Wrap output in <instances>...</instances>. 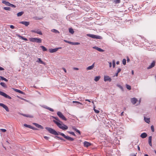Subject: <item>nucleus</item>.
I'll return each mask as SVG.
<instances>
[{"instance_id": "f257e3e1", "label": "nucleus", "mask_w": 156, "mask_h": 156, "mask_svg": "<svg viewBox=\"0 0 156 156\" xmlns=\"http://www.w3.org/2000/svg\"><path fill=\"white\" fill-rule=\"evenodd\" d=\"M45 129L48 131L49 133L55 135H58L59 134L62 136L64 138L70 141H73L74 140L73 138L69 136H66L62 133L60 132H58V133L55 130L51 128L46 127H45Z\"/></svg>"}, {"instance_id": "f03ea898", "label": "nucleus", "mask_w": 156, "mask_h": 156, "mask_svg": "<svg viewBox=\"0 0 156 156\" xmlns=\"http://www.w3.org/2000/svg\"><path fill=\"white\" fill-rule=\"evenodd\" d=\"M52 117L57 120H53V121L59 128L63 130L68 129V127L66 125L62 123V122L60 121L58 117L54 116H52Z\"/></svg>"}, {"instance_id": "7ed1b4c3", "label": "nucleus", "mask_w": 156, "mask_h": 156, "mask_svg": "<svg viewBox=\"0 0 156 156\" xmlns=\"http://www.w3.org/2000/svg\"><path fill=\"white\" fill-rule=\"evenodd\" d=\"M29 40L32 42H36L38 43H41L42 42V40L40 38H30Z\"/></svg>"}, {"instance_id": "20e7f679", "label": "nucleus", "mask_w": 156, "mask_h": 156, "mask_svg": "<svg viewBox=\"0 0 156 156\" xmlns=\"http://www.w3.org/2000/svg\"><path fill=\"white\" fill-rule=\"evenodd\" d=\"M87 36L94 39H101L102 38V37L100 36L96 35L94 34H87Z\"/></svg>"}, {"instance_id": "39448f33", "label": "nucleus", "mask_w": 156, "mask_h": 156, "mask_svg": "<svg viewBox=\"0 0 156 156\" xmlns=\"http://www.w3.org/2000/svg\"><path fill=\"white\" fill-rule=\"evenodd\" d=\"M57 115L59 117L65 121H66L67 120V119L60 112H57Z\"/></svg>"}, {"instance_id": "423d86ee", "label": "nucleus", "mask_w": 156, "mask_h": 156, "mask_svg": "<svg viewBox=\"0 0 156 156\" xmlns=\"http://www.w3.org/2000/svg\"><path fill=\"white\" fill-rule=\"evenodd\" d=\"M0 95L3 96L5 98H7L10 99H11V97L6 94L5 93L1 91H0Z\"/></svg>"}, {"instance_id": "0eeeda50", "label": "nucleus", "mask_w": 156, "mask_h": 156, "mask_svg": "<svg viewBox=\"0 0 156 156\" xmlns=\"http://www.w3.org/2000/svg\"><path fill=\"white\" fill-rule=\"evenodd\" d=\"M62 48L59 47L57 48H55L54 49H50L49 50V52L50 53H53L56 52L59 49H61Z\"/></svg>"}, {"instance_id": "6e6552de", "label": "nucleus", "mask_w": 156, "mask_h": 156, "mask_svg": "<svg viewBox=\"0 0 156 156\" xmlns=\"http://www.w3.org/2000/svg\"><path fill=\"white\" fill-rule=\"evenodd\" d=\"M104 81L105 82H111L112 81V79L109 76H105L104 77Z\"/></svg>"}, {"instance_id": "1a4fd4ad", "label": "nucleus", "mask_w": 156, "mask_h": 156, "mask_svg": "<svg viewBox=\"0 0 156 156\" xmlns=\"http://www.w3.org/2000/svg\"><path fill=\"white\" fill-rule=\"evenodd\" d=\"M0 106H1L3 108H4L6 110V111L7 112H9V109L8 108V107L7 106H6V105H4V104H3V103H0Z\"/></svg>"}, {"instance_id": "9d476101", "label": "nucleus", "mask_w": 156, "mask_h": 156, "mask_svg": "<svg viewBox=\"0 0 156 156\" xmlns=\"http://www.w3.org/2000/svg\"><path fill=\"white\" fill-rule=\"evenodd\" d=\"M31 32L33 33H37V34H38L41 35H42V33L41 31L39 30H32L31 31Z\"/></svg>"}, {"instance_id": "9b49d317", "label": "nucleus", "mask_w": 156, "mask_h": 156, "mask_svg": "<svg viewBox=\"0 0 156 156\" xmlns=\"http://www.w3.org/2000/svg\"><path fill=\"white\" fill-rule=\"evenodd\" d=\"M131 101L133 104L134 105L137 101V100L135 98H133L131 99Z\"/></svg>"}, {"instance_id": "f8f14e48", "label": "nucleus", "mask_w": 156, "mask_h": 156, "mask_svg": "<svg viewBox=\"0 0 156 156\" xmlns=\"http://www.w3.org/2000/svg\"><path fill=\"white\" fill-rule=\"evenodd\" d=\"M33 124L34 125L37 127L40 128L41 129H44L43 127L41 125H39L36 123H33Z\"/></svg>"}, {"instance_id": "ddd939ff", "label": "nucleus", "mask_w": 156, "mask_h": 156, "mask_svg": "<svg viewBox=\"0 0 156 156\" xmlns=\"http://www.w3.org/2000/svg\"><path fill=\"white\" fill-rule=\"evenodd\" d=\"M20 23L23 24L25 26H27L29 24V22L27 21H21L20 22Z\"/></svg>"}, {"instance_id": "4468645a", "label": "nucleus", "mask_w": 156, "mask_h": 156, "mask_svg": "<svg viewBox=\"0 0 156 156\" xmlns=\"http://www.w3.org/2000/svg\"><path fill=\"white\" fill-rule=\"evenodd\" d=\"M155 61H153L151 64L148 67V68H151L155 66Z\"/></svg>"}, {"instance_id": "2eb2a0df", "label": "nucleus", "mask_w": 156, "mask_h": 156, "mask_svg": "<svg viewBox=\"0 0 156 156\" xmlns=\"http://www.w3.org/2000/svg\"><path fill=\"white\" fill-rule=\"evenodd\" d=\"M152 136H149L148 138V143L149 145L151 147L152 146Z\"/></svg>"}, {"instance_id": "dca6fc26", "label": "nucleus", "mask_w": 156, "mask_h": 156, "mask_svg": "<svg viewBox=\"0 0 156 156\" xmlns=\"http://www.w3.org/2000/svg\"><path fill=\"white\" fill-rule=\"evenodd\" d=\"M36 62L41 64H44V63L41 60V59L40 58H37Z\"/></svg>"}, {"instance_id": "f3484780", "label": "nucleus", "mask_w": 156, "mask_h": 156, "mask_svg": "<svg viewBox=\"0 0 156 156\" xmlns=\"http://www.w3.org/2000/svg\"><path fill=\"white\" fill-rule=\"evenodd\" d=\"M19 38L22 39V40H24L26 41H27V38L23 37V36H20V35L19 34H17L16 35Z\"/></svg>"}, {"instance_id": "a211bd4d", "label": "nucleus", "mask_w": 156, "mask_h": 156, "mask_svg": "<svg viewBox=\"0 0 156 156\" xmlns=\"http://www.w3.org/2000/svg\"><path fill=\"white\" fill-rule=\"evenodd\" d=\"M147 136V134L146 133H142L140 135V137L142 138H144Z\"/></svg>"}, {"instance_id": "6ab92c4d", "label": "nucleus", "mask_w": 156, "mask_h": 156, "mask_svg": "<svg viewBox=\"0 0 156 156\" xmlns=\"http://www.w3.org/2000/svg\"><path fill=\"white\" fill-rule=\"evenodd\" d=\"M93 48L96 49L97 50L99 51L103 52L104 51V50H103L97 47H93Z\"/></svg>"}, {"instance_id": "aec40b11", "label": "nucleus", "mask_w": 156, "mask_h": 156, "mask_svg": "<svg viewBox=\"0 0 156 156\" xmlns=\"http://www.w3.org/2000/svg\"><path fill=\"white\" fill-rule=\"evenodd\" d=\"M84 145V146L87 147H89V146H90V144L89 143V142H87V141H85L83 143Z\"/></svg>"}, {"instance_id": "412c9836", "label": "nucleus", "mask_w": 156, "mask_h": 156, "mask_svg": "<svg viewBox=\"0 0 156 156\" xmlns=\"http://www.w3.org/2000/svg\"><path fill=\"white\" fill-rule=\"evenodd\" d=\"M144 120L146 122H147L148 123H150V118H146V117H144Z\"/></svg>"}, {"instance_id": "4be33fe9", "label": "nucleus", "mask_w": 156, "mask_h": 156, "mask_svg": "<svg viewBox=\"0 0 156 156\" xmlns=\"http://www.w3.org/2000/svg\"><path fill=\"white\" fill-rule=\"evenodd\" d=\"M21 114L22 115H23V116L27 117L32 118L33 117V116L32 115H26V114Z\"/></svg>"}, {"instance_id": "5701e85b", "label": "nucleus", "mask_w": 156, "mask_h": 156, "mask_svg": "<svg viewBox=\"0 0 156 156\" xmlns=\"http://www.w3.org/2000/svg\"><path fill=\"white\" fill-rule=\"evenodd\" d=\"M14 90L15 91L18 92L20 94H24V93L23 92L19 90L15 89Z\"/></svg>"}, {"instance_id": "b1692460", "label": "nucleus", "mask_w": 156, "mask_h": 156, "mask_svg": "<svg viewBox=\"0 0 156 156\" xmlns=\"http://www.w3.org/2000/svg\"><path fill=\"white\" fill-rule=\"evenodd\" d=\"M100 78V76H96L95 77V78L94 79V80L96 82H97L99 80Z\"/></svg>"}, {"instance_id": "393cba45", "label": "nucleus", "mask_w": 156, "mask_h": 156, "mask_svg": "<svg viewBox=\"0 0 156 156\" xmlns=\"http://www.w3.org/2000/svg\"><path fill=\"white\" fill-rule=\"evenodd\" d=\"M73 103H76V104L75 105H76V106H77V105H79V104L82 105V103H80V102H79V101H73Z\"/></svg>"}, {"instance_id": "a878e982", "label": "nucleus", "mask_w": 156, "mask_h": 156, "mask_svg": "<svg viewBox=\"0 0 156 156\" xmlns=\"http://www.w3.org/2000/svg\"><path fill=\"white\" fill-rule=\"evenodd\" d=\"M69 32L72 34H73L74 33V31L73 29L72 28H69Z\"/></svg>"}, {"instance_id": "bb28decb", "label": "nucleus", "mask_w": 156, "mask_h": 156, "mask_svg": "<svg viewBox=\"0 0 156 156\" xmlns=\"http://www.w3.org/2000/svg\"><path fill=\"white\" fill-rule=\"evenodd\" d=\"M51 31L55 33H58V34L59 33V31H58V30H57L56 29H53L51 30Z\"/></svg>"}, {"instance_id": "cd10ccee", "label": "nucleus", "mask_w": 156, "mask_h": 156, "mask_svg": "<svg viewBox=\"0 0 156 156\" xmlns=\"http://www.w3.org/2000/svg\"><path fill=\"white\" fill-rule=\"evenodd\" d=\"M0 85L3 87L4 88H6L7 86L6 84L3 82H1L0 83Z\"/></svg>"}, {"instance_id": "c85d7f7f", "label": "nucleus", "mask_w": 156, "mask_h": 156, "mask_svg": "<svg viewBox=\"0 0 156 156\" xmlns=\"http://www.w3.org/2000/svg\"><path fill=\"white\" fill-rule=\"evenodd\" d=\"M40 47L42 48L43 51H46L47 50V49L44 46H41Z\"/></svg>"}, {"instance_id": "c756f323", "label": "nucleus", "mask_w": 156, "mask_h": 156, "mask_svg": "<svg viewBox=\"0 0 156 156\" xmlns=\"http://www.w3.org/2000/svg\"><path fill=\"white\" fill-rule=\"evenodd\" d=\"M23 12H19L18 13H17V16H21L23 14Z\"/></svg>"}, {"instance_id": "7c9ffc66", "label": "nucleus", "mask_w": 156, "mask_h": 156, "mask_svg": "<svg viewBox=\"0 0 156 156\" xmlns=\"http://www.w3.org/2000/svg\"><path fill=\"white\" fill-rule=\"evenodd\" d=\"M95 105H94V110L95 113H98L99 112V111L98 110H96L95 109Z\"/></svg>"}, {"instance_id": "2f4dec72", "label": "nucleus", "mask_w": 156, "mask_h": 156, "mask_svg": "<svg viewBox=\"0 0 156 156\" xmlns=\"http://www.w3.org/2000/svg\"><path fill=\"white\" fill-rule=\"evenodd\" d=\"M0 78L2 80H4L6 82L8 81V80L7 79L2 76H0Z\"/></svg>"}, {"instance_id": "473e14b6", "label": "nucleus", "mask_w": 156, "mask_h": 156, "mask_svg": "<svg viewBox=\"0 0 156 156\" xmlns=\"http://www.w3.org/2000/svg\"><path fill=\"white\" fill-rule=\"evenodd\" d=\"M46 108L47 109L49 110H50V111H51V112H53L54 111V110L53 109H52V108H49V107H47Z\"/></svg>"}, {"instance_id": "72a5a7b5", "label": "nucleus", "mask_w": 156, "mask_h": 156, "mask_svg": "<svg viewBox=\"0 0 156 156\" xmlns=\"http://www.w3.org/2000/svg\"><path fill=\"white\" fill-rule=\"evenodd\" d=\"M122 64L124 65H125L126 64V59L124 58V59H123L122 61Z\"/></svg>"}, {"instance_id": "f704fd0d", "label": "nucleus", "mask_w": 156, "mask_h": 156, "mask_svg": "<svg viewBox=\"0 0 156 156\" xmlns=\"http://www.w3.org/2000/svg\"><path fill=\"white\" fill-rule=\"evenodd\" d=\"M126 88L128 89L129 90H130L131 89V87L130 85H128V84H126Z\"/></svg>"}, {"instance_id": "c9c22d12", "label": "nucleus", "mask_w": 156, "mask_h": 156, "mask_svg": "<svg viewBox=\"0 0 156 156\" xmlns=\"http://www.w3.org/2000/svg\"><path fill=\"white\" fill-rule=\"evenodd\" d=\"M4 9L6 10H10L11 8L9 7H4Z\"/></svg>"}, {"instance_id": "e433bc0d", "label": "nucleus", "mask_w": 156, "mask_h": 156, "mask_svg": "<svg viewBox=\"0 0 156 156\" xmlns=\"http://www.w3.org/2000/svg\"><path fill=\"white\" fill-rule=\"evenodd\" d=\"M24 126L26 127H28V128H31V126H30V125H27V124H24Z\"/></svg>"}, {"instance_id": "4c0bfd02", "label": "nucleus", "mask_w": 156, "mask_h": 156, "mask_svg": "<svg viewBox=\"0 0 156 156\" xmlns=\"http://www.w3.org/2000/svg\"><path fill=\"white\" fill-rule=\"evenodd\" d=\"M114 2L115 3H119L120 2V0H114Z\"/></svg>"}, {"instance_id": "58836bf2", "label": "nucleus", "mask_w": 156, "mask_h": 156, "mask_svg": "<svg viewBox=\"0 0 156 156\" xmlns=\"http://www.w3.org/2000/svg\"><path fill=\"white\" fill-rule=\"evenodd\" d=\"M68 133H69L73 135V136H76V135L73 132H70V131H68Z\"/></svg>"}, {"instance_id": "ea45409f", "label": "nucleus", "mask_w": 156, "mask_h": 156, "mask_svg": "<svg viewBox=\"0 0 156 156\" xmlns=\"http://www.w3.org/2000/svg\"><path fill=\"white\" fill-rule=\"evenodd\" d=\"M151 129L152 132H154V127L153 125H152L151 126Z\"/></svg>"}, {"instance_id": "a19ab883", "label": "nucleus", "mask_w": 156, "mask_h": 156, "mask_svg": "<svg viewBox=\"0 0 156 156\" xmlns=\"http://www.w3.org/2000/svg\"><path fill=\"white\" fill-rule=\"evenodd\" d=\"M94 66V63H93L91 66H89L87 68H93Z\"/></svg>"}, {"instance_id": "79ce46f5", "label": "nucleus", "mask_w": 156, "mask_h": 156, "mask_svg": "<svg viewBox=\"0 0 156 156\" xmlns=\"http://www.w3.org/2000/svg\"><path fill=\"white\" fill-rule=\"evenodd\" d=\"M117 86L120 89H121L122 90V91L123 90V88L120 85H118Z\"/></svg>"}, {"instance_id": "37998d69", "label": "nucleus", "mask_w": 156, "mask_h": 156, "mask_svg": "<svg viewBox=\"0 0 156 156\" xmlns=\"http://www.w3.org/2000/svg\"><path fill=\"white\" fill-rule=\"evenodd\" d=\"M9 6H12V4H10L9 2H6L5 4Z\"/></svg>"}, {"instance_id": "c03bdc74", "label": "nucleus", "mask_w": 156, "mask_h": 156, "mask_svg": "<svg viewBox=\"0 0 156 156\" xmlns=\"http://www.w3.org/2000/svg\"><path fill=\"white\" fill-rule=\"evenodd\" d=\"M112 66H113V68H114L115 67V61L114 60L113 61V62H112Z\"/></svg>"}, {"instance_id": "a18cd8bd", "label": "nucleus", "mask_w": 156, "mask_h": 156, "mask_svg": "<svg viewBox=\"0 0 156 156\" xmlns=\"http://www.w3.org/2000/svg\"><path fill=\"white\" fill-rule=\"evenodd\" d=\"M75 131L76 132H77L78 133H79V134H80V131L78 129H75Z\"/></svg>"}, {"instance_id": "49530a36", "label": "nucleus", "mask_w": 156, "mask_h": 156, "mask_svg": "<svg viewBox=\"0 0 156 156\" xmlns=\"http://www.w3.org/2000/svg\"><path fill=\"white\" fill-rule=\"evenodd\" d=\"M10 27L12 29H13L15 28L14 26L12 25H10Z\"/></svg>"}, {"instance_id": "de8ad7c7", "label": "nucleus", "mask_w": 156, "mask_h": 156, "mask_svg": "<svg viewBox=\"0 0 156 156\" xmlns=\"http://www.w3.org/2000/svg\"><path fill=\"white\" fill-rule=\"evenodd\" d=\"M55 138H58L59 139H60V140H63V139H62V138H61L59 136H55Z\"/></svg>"}, {"instance_id": "09e8293b", "label": "nucleus", "mask_w": 156, "mask_h": 156, "mask_svg": "<svg viewBox=\"0 0 156 156\" xmlns=\"http://www.w3.org/2000/svg\"><path fill=\"white\" fill-rule=\"evenodd\" d=\"M1 130L2 131V132H5L6 131V130L4 129H1Z\"/></svg>"}, {"instance_id": "8fccbe9b", "label": "nucleus", "mask_w": 156, "mask_h": 156, "mask_svg": "<svg viewBox=\"0 0 156 156\" xmlns=\"http://www.w3.org/2000/svg\"><path fill=\"white\" fill-rule=\"evenodd\" d=\"M31 128H31L30 129H32L34 130H36L37 129V128H36L35 127H33L32 126H31Z\"/></svg>"}, {"instance_id": "3c124183", "label": "nucleus", "mask_w": 156, "mask_h": 156, "mask_svg": "<svg viewBox=\"0 0 156 156\" xmlns=\"http://www.w3.org/2000/svg\"><path fill=\"white\" fill-rule=\"evenodd\" d=\"M62 70L61 71H64L65 73H66V69H60Z\"/></svg>"}, {"instance_id": "603ef678", "label": "nucleus", "mask_w": 156, "mask_h": 156, "mask_svg": "<svg viewBox=\"0 0 156 156\" xmlns=\"http://www.w3.org/2000/svg\"><path fill=\"white\" fill-rule=\"evenodd\" d=\"M69 44H72V45H74V42H71V41H70V42H69Z\"/></svg>"}, {"instance_id": "864d4df0", "label": "nucleus", "mask_w": 156, "mask_h": 156, "mask_svg": "<svg viewBox=\"0 0 156 156\" xmlns=\"http://www.w3.org/2000/svg\"><path fill=\"white\" fill-rule=\"evenodd\" d=\"M127 62H129L130 61V59L128 57H127Z\"/></svg>"}, {"instance_id": "5fc2aeb1", "label": "nucleus", "mask_w": 156, "mask_h": 156, "mask_svg": "<svg viewBox=\"0 0 156 156\" xmlns=\"http://www.w3.org/2000/svg\"><path fill=\"white\" fill-rule=\"evenodd\" d=\"M80 43L79 42H74V45H79Z\"/></svg>"}, {"instance_id": "6e6d98bb", "label": "nucleus", "mask_w": 156, "mask_h": 156, "mask_svg": "<svg viewBox=\"0 0 156 156\" xmlns=\"http://www.w3.org/2000/svg\"><path fill=\"white\" fill-rule=\"evenodd\" d=\"M44 138L45 139L47 140H48V139H49V137H47V136H44Z\"/></svg>"}, {"instance_id": "4d7b16f0", "label": "nucleus", "mask_w": 156, "mask_h": 156, "mask_svg": "<svg viewBox=\"0 0 156 156\" xmlns=\"http://www.w3.org/2000/svg\"><path fill=\"white\" fill-rule=\"evenodd\" d=\"M64 41L65 42H66V43H69V42H70V41H67L66 40H64Z\"/></svg>"}, {"instance_id": "13d9d810", "label": "nucleus", "mask_w": 156, "mask_h": 156, "mask_svg": "<svg viewBox=\"0 0 156 156\" xmlns=\"http://www.w3.org/2000/svg\"><path fill=\"white\" fill-rule=\"evenodd\" d=\"M109 67H111L112 66V63L111 62L109 63Z\"/></svg>"}, {"instance_id": "bf43d9fd", "label": "nucleus", "mask_w": 156, "mask_h": 156, "mask_svg": "<svg viewBox=\"0 0 156 156\" xmlns=\"http://www.w3.org/2000/svg\"><path fill=\"white\" fill-rule=\"evenodd\" d=\"M121 71V69H119L118 70V71H117V73H119V72H120Z\"/></svg>"}, {"instance_id": "052dcab7", "label": "nucleus", "mask_w": 156, "mask_h": 156, "mask_svg": "<svg viewBox=\"0 0 156 156\" xmlns=\"http://www.w3.org/2000/svg\"><path fill=\"white\" fill-rule=\"evenodd\" d=\"M85 101H88L89 102H91L90 100H89V99H86L85 100Z\"/></svg>"}, {"instance_id": "680f3d73", "label": "nucleus", "mask_w": 156, "mask_h": 156, "mask_svg": "<svg viewBox=\"0 0 156 156\" xmlns=\"http://www.w3.org/2000/svg\"><path fill=\"white\" fill-rule=\"evenodd\" d=\"M72 129H73V130H75V129H76V128L75 127H74V126H73V127H72Z\"/></svg>"}, {"instance_id": "e2e57ef3", "label": "nucleus", "mask_w": 156, "mask_h": 156, "mask_svg": "<svg viewBox=\"0 0 156 156\" xmlns=\"http://www.w3.org/2000/svg\"><path fill=\"white\" fill-rule=\"evenodd\" d=\"M123 112H122L121 114V116H122L123 115Z\"/></svg>"}, {"instance_id": "0e129e2a", "label": "nucleus", "mask_w": 156, "mask_h": 156, "mask_svg": "<svg viewBox=\"0 0 156 156\" xmlns=\"http://www.w3.org/2000/svg\"><path fill=\"white\" fill-rule=\"evenodd\" d=\"M137 148H138V149L139 151H140V147H139V146H138V147H137Z\"/></svg>"}, {"instance_id": "69168bd1", "label": "nucleus", "mask_w": 156, "mask_h": 156, "mask_svg": "<svg viewBox=\"0 0 156 156\" xmlns=\"http://www.w3.org/2000/svg\"><path fill=\"white\" fill-rule=\"evenodd\" d=\"M118 73H117H117L115 74V76H118Z\"/></svg>"}, {"instance_id": "338daca9", "label": "nucleus", "mask_w": 156, "mask_h": 156, "mask_svg": "<svg viewBox=\"0 0 156 156\" xmlns=\"http://www.w3.org/2000/svg\"><path fill=\"white\" fill-rule=\"evenodd\" d=\"M119 61H117L116 62V64L117 65L119 64Z\"/></svg>"}, {"instance_id": "774afa93", "label": "nucleus", "mask_w": 156, "mask_h": 156, "mask_svg": "<svg viewBox=\"0 0 156 156\" xmlns=\"http://www.w3.org/2000/svg\"><path fill=\"white\" fill-rule=\"evenodd\" d=\"M134 71L133 70H132V74L133 75L134 74Z\"/></svg>"}]
</instances>
